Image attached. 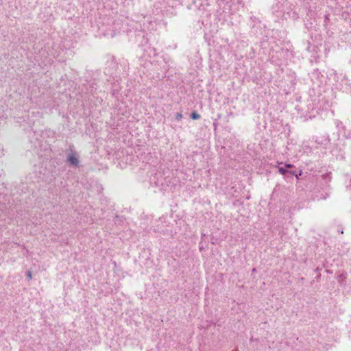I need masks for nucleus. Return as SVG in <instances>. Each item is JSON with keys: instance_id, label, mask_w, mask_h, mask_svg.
Returning a JSON list of instances; mask_svg holds the SVG:
<instances>
[{"instance_id": "6", "label": "nucleus", "mask_w": 351, "mask_h": 351, "mask_svg": "<svg viewBox=\"0 0 351 351\" xmlns=\"http://www.w3.org/2000/svg\"><path fill=\"white\" fill-rule=\"evenodd\" d=\"M285 167H286L287 168H291V167H293V165H291V164H286V165H285Z\"/></svg>"}, {"instance_id": "5", "label": "nucleus", "mask_w": 351, "mask_h": 351, "mask_svg": "<svg viewBox=\"0 0 351 351\" xmlns=\"http://www.w3.org/2000/svg\"><path fill=\"white\" fill-rule=\"evenodd\" d=\"M27 278H28L29 280L32 279V273H31V271H28L27 273Z\"/></svg>"}, {"instance_id": "4", "label": "nucleus", "mask_w": 351, "mask_h": 351, "mask_svg": "<svg viewBox=\"0 0 351 351\" xmlns=\"http://www.w3.org/2000/svg\"><path fill=\"white\" fill-rule=\"evenodd\" d=\"M182 118V114L181 112H178L176 114V119L179 121Z\"/></svg>"}, {"instance_id": "7", "label": "nucleus", "mask_w": 351, "mask_h": 351, "mask_svg": "<svg viewBox=\"0 0 351 351\" xmlns=\"http://www.w3.org/2000/svg\"><path fill=\"white\" fill-rule=\"evenodd\" d=\"M290 173H291V174L294 175V176H295L298 179V174H296V173H295V171H290Z\"/></svg>"}, {"instance_id": "8", "label": "nucleus", "mask_w": 351, "mask_h": 351, "mask_svg": "<svg viewBox=\"0 0 351 351\" xmlns=\"http://www.w3.org/2000/svg\"><path fill=\"white\" fill-rule=\"evenodd\" d=\"M302 171L300 170V172H299V173H298V177H299L300 176H301V175H302Z\"/></svg>"}, {"instance_id": "1", "label": "nucleus", "mask_w": 351, "mask_h": 351, "mask_svg": "<svg viewBox=\"0 0 351 351\" xmlns=\"http://www.w3.org/2000/svg\"><path fill=\"white\" fill-rule=\"evenodd\" d=\"M68 161L73 165L77 166L79 163L78 158L75 154L71 153L68 156Z\"/></svg>"}, {"instance_id": "3", "label": "nucleus", "mask_w": 351, "mask_h": 351, "mask_svg": "<svg viewBox=\"0 0 351 351\" xmlns=\"http://www.w3.org/2000/svg\"><path fill=\"white\" fill-rule=\"evenodd\" d=\"M278 171L282 175H285L286 173L288 172L287 170L286 169H285L284 167H280L278 169Z\"/></svg>"}, {"instance_id": "2", "label": "nucleus", "mask_w": 351, "mask_h": 351, "mask_svg": "<svg viewBox=\"0 0 351 351\" xmlns=\"http://www.w3.org/2000/svg\"><path fill=\"white\" fill-rule=\"evenodd\" d=\"M191 119H193L194 120H197L200 118V115L198 113L193 112L191 113Z\"/></svg>"}]
</instances>
